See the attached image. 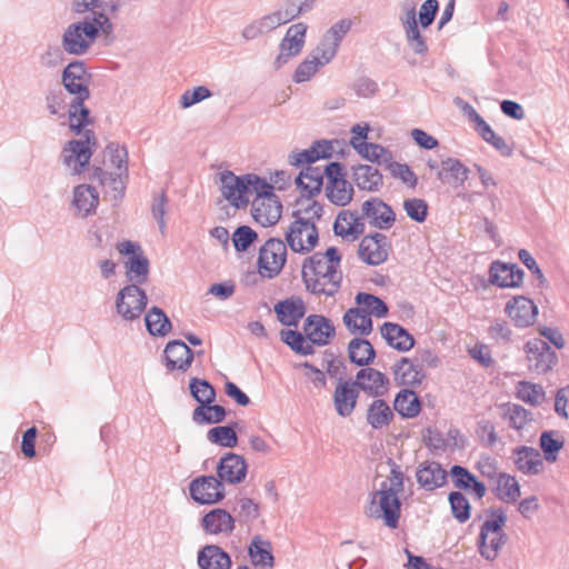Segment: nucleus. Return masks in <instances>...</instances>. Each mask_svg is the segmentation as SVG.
Instances as JSON below:
<instances>
[{"mask_svg":"<svg viewBox=\"0 0 569 569\" xmlns=\"http://www.w3.org/2000/svg\"><path fill=\"white\" fill-rule=\"evenodd\" d=\"M340 262L341 256L335 247L307 258L302 264L306 288L313 295L332 297L338 292L342 281Z\"/></svg>","mask_w":569,"mask_h":569,"instance_id":"nucleus-1","label":"nucleus"},{"mask_svg":"<svg viewBox=\"0 0 569 569\" xmlns=\"http://www.w3.org/2000/svg\"><path fill=\"white\" fill-rule=\"evenodd\" d=\"M403 491V473L400 467L392 463L390 475L380 485V488L370 495L366 515L380 520L387 528L397 529L401 515L399 493Z\"/></svg>","mask_w":569,"mask_h":569,"instance_id":"nucleus-2","label":"nucleus"},{"mask_svg":"<svg viewBox=\"0 0 569 569\" xmlns=\"http://www.w3.org/2000/svg\"><path fill=\"white\" fill-rule=\"evenodd\" d=\"M322 214L323 207L315 200L301 203L293 212V220L284 233L286 242L293 252L306 254L315 249L319 241L317 223Z\"/></svg>","mask_w":569,"mask_h":569,"instance_id":"nucleus-3","label":"nucleus"},{"mask_svg":"<svg viewBox=\"0 0 569 569\" xmlns=\"http://www.w3.org/2000/svg\"><path fill=\"white\" fill-rule=\"evenodd\" d=\"M114 26L106 12H91L90 17L68 26L62 36V48L74 56L84 54L101 34L113 33Z\"/></svg>","mask_w":569,"mask_h":569,"instance_id":"nucleus-4","label":"nucleus"},{"mask_svg":"<svg viewBox=\"0 0 569 569\" xmlns=\"http://www.w3.org/2000/svg\"><path fill=\"white\" fill-rule=\"evenodd\" d=\"M316 0H284L280 8L248 23L242 30L244 40H254L312 10Z\"/></svg>","mask_w":569,"mask_h":569,"instance_id":"nucleus-5","label":"nucleus"},{"mask_svg":"<svg viewBox=\"0 0 569 569\" xmlns=\"http://www.w3.org/2000/svg\"><path fill=\"white\" fill-rule=\"evenodd\" d=\"M219 181L221 194L236 208L246 207L250 194L256 193L259 188H266L264 179L254 173L237 176L227 170L219 174Z\"/></svg>","mask_w":569,"mask_h":569,"instance_id":"nucleus-6","label":"nucleus"},{"mask_svg":"<svg viewBox=\"0 0 569 569\" xmlns=\"http://www.w3.org/2000/svg\"><path fill=\"white\" fill-rule=\"evenodd\" d=\"M264 187L256 191L251 204L253 220L261 227L274 226L281 218L282 203L274 193L273 187L264 179Z\"/></svg>","mask_w":569,"mask_h":569,"instance_id":"nucleus-7","label":"nucleus"},{"mask_svg":"<svg viewBox=\"0 0 569 569\" xmlns=\"http://www.w3.org/2000/svg\"><path fill=\"white\" fill-rule=\"evenodd\" d=\"M116 312L127 322L140 319L147 305L148 297L139 286L130 283L119 290L116 297Z\"/></svg>","mask_w":569,"mask_h":569,"instance_id":"nucleus-8","label":"nucleus"},{"mask_svg":"<svg viewBox=\"0 0 569 569\" xmlns=\"http://www.w3.org/2000/svg\"><path fill=\"white\" fill-rule=\"evenodd\" d=\"M92 146H96L93 131L86 130L83 139L69 141L62 150V159L66 167L72 174H80L88 167Z\"/></svg>","mask_w":569,"mask_h":569,"instance_id":"nucleus-9","label":"nucleus"},{"mask_svg":"<svg viewBox=\"0 0 569 569\" xmlns=\"http://www.w3.org/2000/svg\"><path fill=\"white\" fill-rule=\"evenodd\" d=\"M287 242L270 238L259 250L258 270L261 277L272 279L278 276L287 261Z\"/></svg>","mask_w":569,"mask_h":569,"instance_id":"nucleus-10","label":"nucleus"},{"mask_svg":"<svg viewBox=\"0 0 569 569\" xmlns=\"http://www.w3.org/2000/svg\"><path fill=\"white\" fill-rule=\"evenodd\" d=\"M307 24L298 22L291 24L279 44V54L274 59V68L280 69L291 58L298 56L306 43Z\"/></svg>","mask_w":569,"mask_h":569,"instance_id":"nucleus-11","label":"nucleus"},{"mask_svg":"<svg viewBox=\"0 0 569 569\" xmlns=\"http://www.w3.org/2000/svg\"><path fill=\"white\" fill-rule=\"evenodd\" d=\"M525 351L529 370L538 375L548 372L557 361L556 352L539 338L528 340Z\"/></svg>","mask_w":569,"mask_h":569,"instance_id":"nucleus-12","label":"nucleus"},{"mask_svg":"<svg viewBox=\"0 0 569 569\" xmlns=\"http://www.w3.org/2000/svg\"><path fill=\"white\" fill-rule=\"evenodd\" d=\"M191 498L200 505H213L224 496V485L214 476H200L189 485Z\"/></svg>","mask_w":569,"mask_h":569,"instance_id":"nucleus-13","label":"nucleus"},{"mask_svg":"<svg viewBox=\"0 0 569 569\" xmlns=\"http://www.w3.org/2000/svg\"><path fill=\"white\" fill-rule=\"evenodd\" d=\"M505 313L517 328H528L536 322L538 307L531 299L516 296L506 303Z\"/></svg>","mask_w":569,"mask_h":569,"instance_id":"nucleus-14","label":"nucleus"},{"mask_svg":"<svg viewBox=\"0 0 569 569\" xmlns=\"http://www.w3.org/2000/svg\"><path fill=\"white\" fill-rule=\"evenodd\" d=\"M352 27L349 18H343L335 22L322 36L316 47L326 60L332 61L338 53L340 44Z\"/></svg>","mask_w":569,"mask_h":569,"instance_id":"nucleus-15","label":"nucleus"},{"mask_svg":"<svg viewBox=\"0 0 569 569\" xmlns=\"http://www.w3.org/2000/svg\"><path fill=\"white\" fill-rule=\"evenodd\" d=\"M389 249L387 236L376 232L362 238L359 244V257L368 264L378 266L387 260Z\"/></svg>","mask_w":569,"mask_h":569,"instance_id":"nucleus-16","label":"nucleus"},{"mask_svg":"<svg viewBox=\"0 0 569 569\" xmlns=\"http://www.w3.org/2000/svg\"><path fill=\"white\" fill-rule=\"evenodd\" d=\"M248 465L246 459L237 453L228 452L217 465L218 479L223 483L237 485L244 480Z\"/></svg>","mask_w":569,"mask_h":569,"instance_id":"nucleus-17","label":"nucleus"},{"mask_svg":"<svg viewBox=\"0 0 569 569\" xmlns=\"http://www.w3.org/2000/svg\"><path fill=\"white\" fill-rule=\"evenodd\" d=\"M358 389L371 397H382L388 392L389 379L379 370L373 368H362L356 375L352 381Z\"/></svg>","mask_w":569,"mask_h":569,"instance_id":"nucleus-18","label":"nucleus"},{"mask_svg":"<svg viewBox=\"0 0 569 569\" xmlns=\"http://www.w3.org/2000/svg\"><path fill=\"white\" fill-rule=\"evenodd\" d=\"M489 279L500 288H518L523 281V271L516 263L493 261L490 264Z\"/></svg>","mask_w":569,"mask_h":569,"instance_id":"nucleus-19","label":"nucleus"},{"mask_svg":"<svg viewBox=\"0 0 569 569\" xmlns=\"http://www.w3.org/2000/svg\"><path fill=\"white\" fill-rule=\"evenodd\" d=\"M362 213L369 223L378 229L391 228L396 221V214L390 206L379 198H371L362 203Z\"/></svg>","mask_w":569,"mask_h":569,"instance_id":"nucleus-20","label":"nucleus"},{"mask_svg":"<svg viewBox=\"0 0 569 569\" xmlns=\"http://www.w3.org/2000/svg\"><path fill=\"white\" fill-rule=\"evenodd\" d=\"M359 397V389L351 381L339 379L333 391V406L340 417L352 415Z\"/></svg>","mask_w":569,"mask_h":569,"instance_id":"nucleus-21","label":"nucleus"},{"mask_svg":"<svg viewBox=\"0 0 569 569\" xmlns=\"http://www.w3.org/2000/svg\"><path fill=\"white\" fill-rule=\"evenodd\" d=\"M62 83L69 93L76 96L73 100H87L89 98L90 92L86 84V70L81 62H71L64 68Z\"/></svg>","mask_w":569,"mask_h":569,"instance_id":"nucleus-22","label":"nucleus"},{"mask_svg":"<svg viewBox=\"0 0 569 569\" xmlns=\"http://www.w3.org/2000/svg\"><path fill=\"white\" fill-rule=\"evenodd\" d=\"M303 331L312 346H326L335 335V327L326 317L311 315L305 321Z\"/></svg>","mask_w":569,"mask_h":569,"instance_id":"nucleus-23","label":"nucleus"},{"mask_svg":"<svg viewBox=\"0 0 569 569\" xmlns=\"http://www.w3.org/2000/svg\"><path fill=\"white\" fill-rule=\"evenodd\" d=\"M513 463L518 471L527 476L540 475L545 470V462L538 449L527 446L513 450Z\"/></svg>","mask_w":569,"mask_h":569,"instance_id":"nucleus-24","label":"nucleus"},{"mask_svg":"<svg viewBox=\"0 0 569 569\" xmlns=\"http://www.w3.org/2000/svg\"><path fill=\"white\" fill-rule=\"evenodd\" d=\"M91 178L102 186L104 193L113 201L118 202L123 198L128 173H109L100 167H94L92 169Z\"/></svg>","mask_w":569,"mask_h":569,"instance_id":"nucleus-25","label":"nucleus"},{"mask_svg":"<svg viewBox=\"0 0 569 569\" xmlns=\"http://www.w3.org/2000/svg\"><path fill=\"white\" fill-rule=\"evenodd\" d=\"M193 357V351L181 340L170 341L164 348L166 366L169 370L187 371Z\"/></svg>","mask_w":569,"mask_h":569,"instance_id":"nucleus-26","label":"nucleus"},{"mask_svg":"<svg viewBox=\"0 0 569 569\" xmlns=\"http://www.w3.org/2000/svg\"><path fill=\"white\" fill-rule=\"evenodd\" d=\"M363 231L362 218L349 210H342L333 223L335 234L347 241H355Z\"/></svg>","mask_w":569,"mask_h":569,"instance_id":"nucleus-27","label":"nucleus"},{"mask_svg":"<svg viewBox=\"0 0 569 569\" xmlns=\"http://www.w3.org/2000/svg\"><path fill=\"white\" fill-rule=\"evenodd\" d=\"M448 473L436 461H423L416 471L417 482L428 491L441 488L447 481Z\"/></svg>","mask_w":569,"mask_h":569,"instance_id":"nucleus-28","label":"nucleus"},{"mask_svg":"<svg viewBox=\"0 0 569 569\" xmlns=\"http://www.w3.org/2000/svg\"><path fill=\"white\" fill-rule=\"evenodd\" d=\"M201 527L209 535H230L234 529V519L227 510L216 508L202 517Z\"/></svg>","mask_w":569,"mask_h":569,"instance_id":"nucleus-29","label":"nucleus"},{"mask_svg":"<svg viewBox=\"0 0 569 569\" xmlns=\"http://www.w3.org/2000/svg\"><path fill=\"white\" fill-rule=\"evenodd\" d=\"M99 204V192L90 184H79L73 189L72 207L76 213L86 218L96 212Z\"/></svg>","mask_w":569,"mask_h":569,"instance_id":"nucleus-30","label":"nucleus"},{"mask_svg":"<svg viewBox=\"0 0 569 569\" xmlns=\"http://www.w3.org/2000/svg\"><path fill=\"white\" fill-rule=\"evenodd\" d=\"M200 569H230L232 561L228 552L217 545H206L198 551Z\"/></svg>","mask_w":569,"mask_h":569,"instance_id":"nucleus-31","label":"nucleus"},{"mask_svg":"<svg viewBox=\"0 0 569 569\" xmlns=\"http://www.w3.org/2000/svg\"><path fill=\"white\" fill-rule=\"evenodd\" d=\"M248 556L251 565L256 568L272 569L274 566L272 545L259 535L251 539L248 546Z\"/></svg>","mask_w":569,"mask_h":569,"instance_id":"nucleus-32","label":"nucleus"},{"mask_svg":"<svg viewBox=\"0 0 569 569\" xmlns=\"http://www.w3.org/2000/svg\"><path fill=\"white\" fill-rule=\"evenodd\" d=\"M297 188L302 196L311 197L319 193L323 184V170L319 166H307L296 178Z\"/></svg>","mask_w":569,"mask_h":569,"instance_id":"nucleus-33","label":"nucleus"},{"mask_svg":"<svg viewBox=\"0 0 569 569\" xmlns=\"http://www.w3.org/2000/svg\"><path fill=\"white\" fill-rule=\"evenodd\" d=\"M380 332L387 343L398 351L406 352L415 346L413 337L398 323L385 322Z\"/></svg>","mask_w":569,"mask_h":569,"instance_id":"nucleus-34","label":"nucleus"},{"mask_svg":"<svg viewBox=\"0 0 569 569\" xmlns=\"http://www.w3.org/2000/svg\"><path fill=\"white\" fill-rule=\"evenodd\" d=\"M449 475L453 486L459 490H472L477 499L483 498L486 495V486L479 481L467 468L455 465L451 467Z\"/></svg>","mask_w":569,"mask_h":569,"instance_id":"nucleus-35","label":"nucleus"},{"mask_svg":"<svg viewBox=\"0 0 569 569\" xmlns=\"http://www.w3.org/2000/svg\"><path fill=\"white\" fill-rule=\"evenodd\" d=\"M330 62L315 48L296 68L292 76L293 82L303 83L311 80L321 68Z\"/></svg>","mask_w":569,"mask_h":569,"instance_id":"nucleus-36","label":"nucleus"},{"mask_svg":"<svg viewBox=\"0 0 569 569\" xmlns=\"http://www.w3.org/2000/svg\"><path fill=\"white\" fill-rule=\"evenodd\" d=\"M470 169L460 160L447 158L441 161V167L437 172L438 179L455 186H463L468 180Z\"/></svg>","mask_w":569,"mask_h":569,"instance_id":"nucleus-37","label":"nucleus"},{"mask_svg":"<svg viewBox=\"0 0 569 569\" xmlns=\"http://www.w3.org/2000/svg\"><path fill=\"white\" fill-rule=\"evenodd\" d=\"M395 379L403 386L420 385L425 378V371L420 363H415L408 358H401L393 366Z\"/></svg>","mask_w":569,"mask_h":569,"instance_id":"nucleus-38","label":"nucleus"},{"mask_svg":"<svg viewBox=\"0 0 569 569\" xmlns=\"http://www.w3.org/2000/svg\"><path fill=\"white\" fill-rule=\"evenodd\" d=\"M274 312L278 320L288 327L297 326L299 320L305 316V303L299 298H290L279 301L274 306Z\"/></svg>","mask_w":569,"mask_h":569,"instance_id":"nucleus-39","label":"nucleus"},{"mask_svg":"<svg viewBox=\"0 0 569 569\" xmlns=\"http://www.w3.org/2000/svg\"><path fill=\"white\" fill-rule=\"evenodd\" d=\"M343 325L353 336L366 337L372 332V319L362 309L350 308L342 317Z\"/></svg>","mask_w":569,"mask_h":569,"instance_id":"nucleus-40","label":"nucleus"},{"mask_svg":"<svg viewBox=\"0 0 569 569\" xmlns=\"http://www.w3.org/2000/svg\"><path fill=\"white\" fill-rule=\"evenodd\" d=\"M501 409L502 417L508 421L509 427L519 432L525 430L533 421L532 412L518 403H503Z\"/></svg>","mask_w":569,"mask_h":569,"instance_id":"nucleus-41","label":"nucleus"},{"mask_svg":"<svg viewBox=\"0 0 569 569\" xmlns=\"http://www.w3.org/2000/svg\"><path fill=\"white\" fill-rule=\"evenodd\" d=\"M353 180L359 189L367 191H378L382 186L380 171L368 164H359L353 168Z\"/></svg>","mask_w":569,"mask_h":569,"instance_id":"nucleus-42","label":"nucleus"},{"mask_svg":"<svg viewBox=\"0 0 569 569\" xmlns=\"http://www.w3.org/2000/svg\"><path fill=\"white\" fill-rule=\"evenodd\" d=\"M348 355L352 363L363 367L370 365L376 358L372 345L362 338L356 337L348 345Z\"/></svg>","mask_w":569,"mask_h":569,"instance_id":"nucleus-43","label":"nucleus"},{"mask_svg":"<svg viewBox=\"0 0 569 569\" xmlns=\"http://www.w3.org/2000/svg\"><path fill=\"white\" fill-rule=\"evenodd\" d=\"M393 418L391 408L385 400L376 399L367 410V422L373 429H381L388 426Z\"/></svg>","mask_w":569,"mask_h":569,"instance_id":"nucleus-44","label":"nucleus"},{"mask_svg":"<svg viewBox=\"0 0 569 569\" xmlns=\"http://www.w3.org/2000/svg\"><path fill=\"white\" fill-rule=\"evenodd\" d=\"M144 322L151 336L164 337L171 330V321L164 311L158 307H152L146 313Z\"/></svg>","mask_w":569,"mask_h":569,"instance_id":"nucleus-45","label":"nucleus"},{"mask_svg":"<svg viewBox=\"0 0 569 569\" xmlns=\"http://www.w3.org/2000/svg\"><path fill=\"white\" fill-rule=\"evenodd\" d=\"M395 410L402 417L413 418L420 412V400L412 390H401L393 402Z\"/></svg>","mask_w":569,"mask_h":569,"instance_id":"nucleus-46","label":"nucleus"},{"mask_svg":"<svg viewBox=\"0 0 569 569\" xmlns=\"http://www.w3.org/2000/svg\"><path fill=\"white\" fill-rule=\"evenodd\" d=\"M565 441L558 431L549 430L540 435L539 446L547 462H556L559 451L563 448Z\"/></svg>","mask_w":569,"mask_h":569,"instance_id":"nucleus-47","label":"nucleus"},{"mask_svg":"<svg viewBox=\"0 0 569 569\" xmlns=\"http://www.w3.org/2000/svg\"><path fill=\"white\" fill-rule=\"evenodd\" d=\"M520 486L513 476L499 473L497 477V496L500 500L512 503L520 497Z\"/></svg>","mask_w":569,"mask_h":569,"instance_id":"nucleus-48","label":"nucleus"},{"mask_svg":"<svg viewBox=\"0 0 569 569\" xmlns=\"http://www.w3.org/2000/svg\"><path fill=\"white\" fill-rule=\"evenodd\" d=\"M506 542V535L503 532L495 533H480L479 536V552L487 560H495L498 557L499 550Z\"/></svg>","mask_w":569,"mask_h":569,"instance_id":"nucleus-49","label":"nucleus"},{"mask_svg":"<svg viewBox=\"0 0 569 569\" xmlns=\"http://www.w3.org/2000/svg\"><path fill=\"white\" fill-rule=\"evenodd\" d=\"M356 302L358 305V309H362L363 312L371 316H375L377 318H383L388 315V306L378 297L366 293V292H359L356 296Z\"/></svg>","mask_w":569,"mask_h":569,"instance_id":"nucleus-50","label":"nucleus"},{"mask_svg":"<svg viewBox=\"0 0 569 569\" xmlns=\"http://www.w3.org/2000/svg\"><path fill=\"white\" fill-rule=\"evenodd\" d=\"M226 409L220 405L198 406L192 413V419L199 425L219 423L226 419Z\"/></svg>","mask_w":569,"mask_h":569,"instance_id":"nucleus-51","label":"nucleus"},{"mask_svg":"<svg viewBox=\"0 0 569 569\" xmlns=\"http://www.w3.org/2000/svg\"><path fill=\"white\" fill-rule=\"evenodd\" d=\"M128 279L137 286L147 280L149 273V260L142 254H133L126 263Z\"/></svg>","mask_w":569,"mask_h":569,"instance_id":"nucleus-52","label":"nucleus"},{"mask_svg":"<svg viewBox=\"0 0 569 569\" xmlns=\"http://www.w3.org/2000/svg\"><path fill=\"white\" fill-rule=\"evenodd\" d=\"M190 392L199 406L210 405L216 399V390L212 385L199 378H192L189 383Z\"/></svg>","mask_w":569,"mask_h":569,"instance_id":"nucleus-53","label":"nucleus"},{"mask_svg":"<svg viewBox=\"0 0 569 569\" xmlns=\"http://www.w3.org/2000/svg\"><path fill=\"white\" fill-rule=\"evenodd\" d=\"M280 335L281 340L295 352L302 356H309L315 352L313 346L301 332L295 330H282Z\"/></svg>","mask_w":569,"mask_h":569,"instance_id":"nucleus-54","label":"nucleus"},{"mask_svg":"<svg viewBox=\"0 0 569 569\" xmlns=\"http://www.w3.org/2000/svg\"><path fill=\"white\" fill-rule=\"evenodd\" d=\"M328 199L336 206H347L353 197V187L347 180L327 184L326 188Z\"/></svg>","mask_w":569,"mask_h":569,"instance_id":"nucleus-55","label":"nucleus"},{"mask_svg":"<svg viewBox=\"0 0 569 569\" xmlns=\"http://www.w3.org/2000/svg\"><path fill=\"white\" fill-rule=\"evenodd\" d=\"M517 398L531 406L540 405L545 399V390L540 385L520 381L517 385Z\"/></svg>","mask_w":569,"mask_h":569,"instance_id":"nucleus-56","label":"nucleus"},{"mask_svg":"<svg viewBox=\"0 0 569 569\" xmlns=\"http://www.w3.org/2000/svg\"><path fill=\"white\" fill-rule=\"evenodd\" d=\"M207 438L211 443L224 448H234L238 445L237 433L231 426L213 427L208 431Z\"/></svg>","mask_w":569,"mask_h":569,"instance_id":"nucleus-57","label":"nucleus"},{"mask_svg":"<svg viewBox=\"0 0 569 569\" xmlns=\"http://www.w3.org/2000/svg\"><path fill=\"white\" fill-rule=\"evenodd\" d=\"M86 100H73L68 110L69 112V124L71 130L77 133L90 122V111L83 106Z\"/></svg>","mask_w":569,"mask_h":569,"instance_id":"nucleus-58","label":"nucleus"},{"mask_svg":"<svg viewBox=\"0 0 569 569\" xmlns=\"http://www.w3.org/2000/svg\"><path fill=\"white\" fill-rule=\"evenodd\" d=\"M449 503L453 518L460 523H465L470 519L471 506L468 499L460 491L449 493Z\"/></svg>","mask_w":569,"mask_h":569,"instance_id":"nucleus-59","label":"nucleus"},{"mask_svg":"<svg viewBox=\"0 0 569 569\" xmlns=\"http://www.w3.org/2000/svg\"><path fill=\"white\" fill-rule=\"evenodd\" d=\"M106 156L118 172L128 173V151L126 147L111 142L106 148Z\"/></svg>","mask_w":569,"mask_h":569,"instance_id":"nucleus-60","label":"nucleus"},{"mask_svg":"<svg viewBox=\"0 0 569 569\" xmlns=\"http://www.w3.org/2000/svg\"><path fill=\"white\" fill-rule=\"evenodd\" d=\"M258 238L257 232L249 226H240L232 234L234 249L239 252L246 251Z\"/></svg>","mask_w":569,"mask_h":569,"instance_id":"nucleus-61","label":"nucleus"},{"mask_svg":"<svg viewBox=\"0 0 569 569\" xmlns=\"http://www.w3.org/2000/svg\"><path fill=\"white\" fill-rule=\"evenodd\" d=\"M403 210L416 222H423L428 216V204L423 199L411 198L403 202Z\"/></svg>","mask_w":569,"mask_h":569,"instance_id":"nucleus-62","label":"nucleus"},{"mask_svg":"<svg viewBox=\"0 0 569 569\" xmlns=\"http://www.w3.org/2000/svg\"><path fill=\"white\" fill-rule=\"evenodd\" d=\"M360 148L356 151L365 159L371 162H386L389 159V152L377 143H359Z\"/></svg>","mask_w":569,"mask_h":569,"instance_id":"nucleus-63","label":"nucleus"},{"mask_svg":"<svg viewBox=\"0 0 569 569\" xmlns=\"http://www.w3.org/2000/svg\"><path fill=\"white\" fill-rule=\"evenodd\" d=\"M479 136L502 156L510 157L512 154V147L502 137L498 136L489 124L479 132Z\"/></svg>","mask_w":569,"mask_h":569,"instance_id":"nucleus-64","label":"nucleus"}]
</instances>
